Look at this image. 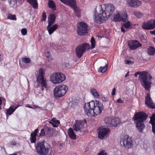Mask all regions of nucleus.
Instances as JSON below:
<instances>
[{
	"mask_svg": "<svg viewBox=\"0 0 155 155\" xmlns=\"http://www.w3.org/2000/svg\"><path fill=\"white\" fill-rule=\"evenodd\" d=\"M10 6L13 8L16 7L17 2L16 0H8Z\"/></svg>",
	"mask_w": 155,
	"mask_h": 155,
	"instance_id": "33",
	"label": "nucleus"
},
{
	"mask_svg": "<svg viewBox=\"0 0 155 155\" xmlns=\"http://www.w3.org/2000/svg\"><path fill=\"white\" fill-rule=\"evenodd\" d=\"M75 7L73 8L72 7L71 8L73 9L74 10L75 13L76 14L77 16L78 17H79L80 16L81 14V12L78 9V8L77 7L76 4H75Z\"/></svg>",
	"mask_w": 155,
	"mask_h": 155,
	"instance_id": "30",
	"label": "nucleus"
},
{
	"mask_svg": "<svg viewBox=\"0 0 155 155\" xmlns=\"http://www.w3.org/2000/svg\"><path fill=\"white\" fill-rule=\"evenodd\" d=\"M77 32L79 35H84L87 33L89 27L84 22H80L78 23Z\"/></svg>",
	"mask_w": 155,
	"mask_h": 155,
	"instance_id": "10",
	"label": "nucleus"
},
{
	"mask_svg": "<svg viewBox=\"0 0 155 155\" xmlns=\"http://www.w3.org/2000/svg\"><path fill=\"white\" fill-rule=\"evenodd\" d=\"M85 113L90 117L99 114L104 109L103 103L96 100L85 104L84 107Z\"/></svg>",
	"mask_w": 155,
	"mask_h": 155,
	"instance_id": "2",
	"label": "nucleus"
},
{
	"mask_svg": "<svg viewBox=\"0 0 155 155\" xmlns=\"http://www.w3.org/2000/svg\"><path fill=\"white\" fill-rule=\"evenodd\" d=\"M147 52L149 55H153L155 52V49L153 47L150 46L148 48Z\"/></svg>",
	"mask_w": 155,
	"mask_h": 155,
	"instance_id": "29",
	"label": "nucleus"
},
{
	"mask_svg": "<svg viewBox=\"0 0 155 155\" xmlns=\"http://www.w3.org/2000/svg\"><path fill=\"white\" fill-rule=\"evenodd\" d=\"M64 144L62 143H59L58 144V145L60 147H63L64 145Z\"/></svg>",
	"mask_w": 155,
	"mask_h": 155,
	"instance_id": "49",
	"label": "nucleus"
},
{
	"mask_svg": "<svg viewBox=\"0 0 155 155\" xmlns=\"http://www.w3.org/2000/svg\"><path fill=\"white\" fill-rule=\"evenodd\" d=\"M22 61L24 63H28L31 61V60L29 58H24L22 59Z\"/></svg>",
	"mask_w": 155,
	"mask_h": 155,
	"instance_id": "41",
	"label": "nucleus"
},
{
	"mask_svg": "<svg viewBox=\"0 0 155 155\" xmlns=\"http://www.w3.org/2000/svg\"><path fill=\"white\" fill-rule=\"evenodd\" d=\"M1 109V107L0 106V110Z\"/></svg>",
	"mask_w": 155,
	"mask_h": 155,
	"instance_id": "60",
	"label": "nucleus"
},
{
	"mask_svg": "<svg viewBox=\"0 0 155 155\" xmlns=\"http://www.w3.org/2000/svg\"><path fill=\"white\" fill-rule=\"evenodd\" d=\"M48 5L49 8L53 9L54 10H56V6L54 2L53 1L51 0L50 1L48 2Z\"/></svg>",
	"mask_w": 155,
	"mask_h": 155,
	"instance_id": "31",
	"label": "nucleus"
},
{
	"mask_svg": "<svg viewBox=\"0 0 155 155\" xmlns=\"http://www.w3.org/2000/svg\"><path fill=\"white\" fill-rule=\"evenodd\" d=\"M94 15V22L100 24L104 22L112 14L114 10V6L113 4H109L103 11L102 7L99 5L95 8Z\"/></svg>",
	"mask_w": 155,
	"mask_h": 155,
	"instance_id": "1",
	"label": "nucleus"
},
{
	"mask_svg": "<svg viewBox=\"0 0 155 155\" xmlns=\"http://www.w3.org/2000/svg\"><path fill=\"white\" fill-rule=\"evenodd\" d=\"M36 107H38V108H40V107H38V106H36Z\"/></svg>",
	"mask_w": 155,
	"mask_h": 155,
	"instance_id": "59",
	"label": "nucleus"
},
{
	"mask_svg": "<svg viewBox=\"0 0 155 155\" xmlns=\"http://www.w3.org/2000/svg\"><path fill=\"white\" fill-rule=\"evenodd\" d=\"M152 130L153 133L155 134V126H152Z\"/></svg>",
	"mask_w": 155,
	"mask_h": 155,
	"instance_id": "51",
	"label": "nucleus"
},
{
	"mask_svg": "<svg viewBox=\"0 0 155 155\" xmlns=\"http://www.w3.org/2000/svg\"><path fill=\"white\" fill-rule=\"evenodd\" d=\"M121 31L123 33H125V32L124 29L123 27H122L121 28Z\"/></svg>",
	"mask_w": 155,
	"mask_h": 155,
	"instance_id": "53",
	"label": "nucleus"
},
{
	"mask_svg": "<svg viewBox=\"0 0 155 155\" xmlns=\"http://www.w3.org/2000/svg\"><path fill=\"white\" fill-rule=\"evenodd\" d=\"M145 103L149 107L153 109L155 108V105L153 102L150 97V94L148 93L145 97Z\"/></svg>",
	"mask_w": 155,
	"mask_h": 155,
	"instance_id": "16",
	"label": "nucleus"
},
{
	"mask_svg": "<svg viewBox=\"0 0 155 155\" xmlns=\"http://www.w3.org/2000/svg\"><path fill=\"white\" fill-rule=\"evenodd\" d=\"M149 123L152 124V126L153 125L155 126V114H153L152 116L150 117V120Z\"/></svg>",
	"mask_w": 155,
	"mask_h": 155,
	"instance_id": "35",
	"label": "nucleus"
},
{
	"mask_svg": "<svg viewBox=\"0 0 155 155\" xmlns=\"http://www.w3.org/2000/svg\"><path fill=\"white\" fill-rule=\"evenodd\" d=\"M152 78L150 73L145 71L141 72L139 76V80L141 84L146 90H148L150 87Z\"/></svg>",
	"mask_w": 155,
	"mask_h": 155,
	"instance_id": "5",
	"label": "nucleus"
},
{
	"mask_svg": "<svg viewBox=\"0 0 155 155\" xmlns=\"http://www.w3.org/2000/svg\"><path fill=\"white\" fill-rule=\"evenodd\" d=\"M62 3L68 5L71 7H75L76 2L75 0H60Z\"/></svg>",
	"mask_w": 155,
	"mask_h": 155,
	"instance_id": "20",
	"label": "nucleus"
},
{
	"mask_svg": "<svg viewBox=\"0 0 155 155\" xmlns=\"http://www.w3.org/2000/svg\"><path fill=\"white\" fill-rule=\"evenodd\" d=\"M153 33L155 35V30L152 31Z\"/></svg>",
	"mask_w": 155,
	"mask_h": 155,
	"instance_id": "58",
	"label": "nucleus"
},
{
	"mask_svg": "<svg viewBox=\"0 0 155 155\" xmlns=\"http://www.w3.org/2000/svg\"><path fill=\"white\" fill-rule=\"evenodd\" d=\"M123 26L127 29L132 28V25H131L130 21H128L127 22L125 23L123 25Z\"/></svg>",
	"mask_w": 155,
	"mask_h": 155,
	"instance_id": "38",
	"label": "nucleus"
},
{
	"mask_svg": "<svg viewBox=\"0 0 155 155\" xmlns=\"http://www.w3.org/2000/svg\"><path fill=\"white\" fill-rule=\"evenodd\" d=\"M21 32L22 34L23 35H25L27 34V30L26 28H24L21 29Z\"/></svg>",
	"mask_w": 155,
	"mask_h": 155,
	"instance_id": "42",
	"label": "nucleus"
},
{
	"mask_svg": "<svg viewBox=\"0 0 155 155\" xmlns=\"http://www.w3.org/2000/svg\"><path fill=\"white\" fill-rule=\"evenodd\" d=\"M128 43V46L131 50L135 49L142 45V44L137 40H130Z\"/></svg>",
	"mask_w": 155,
	"mask_h": 155,
	"instance_id": "15",
	"label": "nucleus"
},
{
	"mask_svg": "<svg viewBox=\"0 0 155 155\" xmlns=\"http://www.w3.org/2000/svg\"><path fill=\"white\" fill-rule=\"evenodd\" d=\"M69 137L72 139L75 140L76 138V135L71 128H70L68 130Z\"/></svg>",
	"mask_w": 155,
	"mask_h": 155,
	"instance_id": "24",
	"label": "nucleus"
},
{
	"mask_svg": "<svg viewBox=\"0 0 155 155\" xmlns=\"http://www.w3.org/2000/svg\"><path fill=\"white\" fill-rule=\"evenodd\" d=\"M57 72L53 73L51 76L50 80L54 84H58V80L57 78Z\"/></svg>",
	"mask_w": 155,
	"mask_h": 155,
	"instance_id": "25",
	"label": "nucleus"
},
{
	"mask_svg": "<svg viewBox=\"0 0 155 155\" xmlns=\"http://www.w3.org/2000/svg\"><path fill=\"white\" fill-rule=\"evenodd\" d=\"M58 25L57 24H54L52 27H49L48 28L47 27V29L48 30L49 34L50 35L57 28Z\"/></svg>",
	"mask_w": 155,
	"mask_h": 155,
	"instance_id": "27",
	"label": "nucleus"
},
{
	"mask_svg": "<svg viewBox=\"0 0 155 155\" xmlns=\"http://www.w3.org/2000/svg\"><path fill=\"white\" fill-rule=\"evenodd\" d=\"M129 72L128 71L127 72L125 76V77L126 78L129 75Z\"/></svg>",
	"mask_w": 155,
	"mask_h": 155,
	"instance_id": "56",
	"label": "nucleus"
},
{
	"mask_svg": "<svg viewBox=\"0 0 155 155\" xmlns=\"http://www.w3.org/2000/svg\"><path fill=\"white\" fill-rule=\"evenodd\" d=\"M117 102L118 103H124V101L121 99L119 98L117 100Z\"/></svg>",
	"mask_w": 155,
	"mask_h": 155,
	"instance_id": "47",
	"label": "nucleus"
},
{
	"mask_svg": "<svg viewBox=\"0 0 155 155\" xmlns=\"http://www.w3.org/2000/svg\"><path fill=\"white\" fill-rule=\"evenodd\" d=\"M98 130V137L101 139H103L105 137L107 136V134L110 132L109 129L106 128L100 127Z\"/></svg>",
	"mask_w": 155,
	"mask_h": 155,
	"instance_id": "14",
	"label": "nucleus"
},
{
	"mask_svg": "<svg viewBox=\"0 0 155 155\" xmlns=\"http://www.w3.org/2000/svg\"><path fill=\"white\" fill-rule=\"evenodd\" d=\"M105 122L108 127H116L121 122L120 119L118 117L114 118H107L104 120Z\"/></svg>",
	"mask_w": 155,
	"mask_h": 155,
	"instance_id": "11",
	"label": "nucleus"
},
{
	"mask_svg": "<svg viewBox=\"0 0 155 155\" xmlns=\"http://www.w3.org/2000/svg\"><path fill=\"white\" fill-rule=\"evenodd\" d=\"M98 155H107V153L105 152L104 150L102 151Z\"/></svg>",
	"mask_w": 155,
	"mask_h": 155,
	"instance_id": "46",
	"label": "nucleus"
},
{
	"mask_svg": "<svg viewBox=\"0 0 155 155\" xmlns=\"http://www.w3.org/2000/svg\"><path fill=\"white\" fill-rule=\"evenodd\" d=\"M125 63L126 64H128L129 65L132 64H134V62L133 61H131L128 60H126L125 61Z\"/></svg>",
	"mask_w": 155,
	"mask_h": 155,
	"instance_id": "44",
	"label": "nucleus"
},
{
	"mask_svg": "<svg viewBox=\"0 0 155 155\" xmlns=\"http://www.w3.org/2000/svg\"><path fill=\"white\" fill-rule=\"evenodd\" d=\"M127 20V15L126 12H120L114 16L113 20L115 21L125 22Z\"/></svg>",
	"mask_w": 155,
	"mask_h": 155,
	"instance_id": "12",
	"label": "nucleus"
},
{
	"mask_svg": "<svg viewBox=\"0 0 155 155\" xmlns=\"http://www.w3.org/2000/svg\"><path fill=\"white\" fill-rule=\"evenodd\" d=\"M141 72H137L135 73L134 74V76L136 77H137V76L138 74H140Z\"/></svg>",
	"mask_w": 155,
	"mask_h": 155,
	"instance_id": "52",
	"label": "nucleus"
},
{
	"mask_svg": "<svg viewBox=\"0 0 155 155\" xmlns=\"http://www.w3.org/2000/svg\"><path fill=\"white\" fill-rule=\"evenodd\" d=\"M50 148L49 145L45 140L38 142L36 146V152L39 155H47Z\"/></svg>",
	"mask_w": 155,
	"mask_h": 155,
	"instance_id": "6",
	"label": "nucleus"
},
{
	"mask_svg": "<svg viewBox=\"0 0 155 155\" xmlns=\"http://www.w3.org/2000/svg\"><path fill=\"white\" fill-rule=\"evenodd\" d=\"M133 13L137 18H141L143 16V14L142 13L136 11H134Z\"/></svg>",
	"mask_w": 155,
	"mask_h": 155,
	"instance_id": "32",
	"label": "nucleus"
},
{
	"mask_svg": "<svg viewBox=\"0 0 155 155\" xmlns=\"http://www.w3.org/2000/svg\"><path fill=\"white\" fill-rule=\"evenodd\" d=\"M142 28L145 30H151L155 28V20H150L147 22H144Z\"/></svg>",
	"mask_w": 155,
	"mask_h": 155,
	"instance_id": "13",
	"label": "nucleus"
},
{
	"mask_svg": "<svg viewBox=\"0 0 155 155\" xmlns=\"http://www.w3.org/2000/svg\"><path fill=\"white\" fill-rule=\"evenodd\" d=\"M4 101H5V99H4Z\"/></svg>",
	"mask_w": 155,
	"mask_h": 155,
	"instance_id": "61",
	"label": "nucleus"
},
{
	"mask_svg": "<svg viewBox=\"0 0 155 155\" xmlns=\"http://www.w3.org/2000/svg\"><path fill=\"white\" fill-rule=\"evenodd\" d=\"M49 52H47V53H46V54H45V55H46V57H47V58L48 57V56H49Z\"/></svg>",
	"mask_w": 155,
	"mask_h": 155,
	"instance_id": "54",
	"label": "nucleus"
},
{
	"mask_svg": "<svg viewBox=\"0 0 155 155\" xmlns=\"http://www.w3.org/2000/svg\"><path fill=\"white\" fill-rule=\"evenodd\" d=\"M57 120H56V119L55 118H53L51 119V122L52 123H53L56 122Z\"/></svg>",
	"mask_w": 155,
	"mask_h": 155,
	"instance_id": "50",
	"label": "nucleus"
},
{
	"mask_svg": "<svg viewBox=\"0 0 155 155\" xmlns=\"http://www.w3.org/2000/svg\"><path fill=\"white\" fill-rule=\"evenodd\" d=\"M42 20L43 21H45L46 19V12H43L42 15Z\"/></svg>",
	"mask_w": 155,
	"mask_h": 155,
	"instance_id": "43",
	"label": "nucleus"
},
{
	"mask_svg": "<svg viewBox=\"0 0 155 155\" xmlns=\"http://www.w3.org/2000/svg\"><path fill=\"white\" fill-rule=\"evenodd\" d=\"M18 107V106L10 107L7 110L6 115L7 116L12 114Z\"/></svg>",
	"mask_w": 155,
	"mask_h": 155,
	"instance_id": "26",
	"label": "nucleus"
},
{
	"mask_svg": "<svg viewBox=\"0 0 155 155\" xmlns=\"http://www.w3.org/2000/svg\"><path fill=\"white\" fill-rule=\"evenodd\" d=\"M45 130L46 131V137H50L53 136L54 130L52 128L46 127H45Z\"/></svg>",
	"mask_w": 155,
	"mask_h": 155,
	"instance_id": "21",
	"label": "nucleus"
},
{
	"mask_svg": "<svg viewBox=\"0 0 155 155\" xmlns=\"http://www.w3.org/2000/svg\"><path fill=\"white\" fill-rule=\"evenodd\" d=\"M115 92H116V90L115 88H113L112 90V91L111 93V94L112 95H114L115 94Z\"/></svg>",
	"mask_w": 155,
	"mask_h": 155,
	"instance_id": "48",
	"label": "nucleus"
},
{
	"mask_svg": "<svg viewBox=\"0 0 155 155\" xmlns=\"http://www.w3.org/2000/svg\"><path fill=\"white\" fill-rule=\"evenodd\" d=\"M38 137L46 136V131L45 127L41 130L40 133H39L38 135Z\"/></svg>",
	"mask_w": 155,
	"mask_h": 155,
	"instance_id": "37",
	"label": "nucleus"
},
{
	"mask_svg": "<svg viewBox=\"0 0 155 155\" xmlns=\"http://www.w3.org/2000/svg\"><path fill=\"white\" fill-rule=\"evenodd\" d=\"M57 78L58 80V84L61 83L65 79V75L62 73L57 72Z\"/></svg>",
	"mask_w": 155,
	"mask_h": 155,
	"instance_id": "23",
	"label": "nucleus"
},
{
	"mask_svg": "<svg viewBox=\"0 0 155 155\" xmlns=\"http://www.w3.org/2000/svg\"><path fill=\"white\" fill-rule=\"evenodd\" d=\"M107 61L106 59H103L101 61V64L102 65H104L105 64V65L104 67H100L99 69L98 70V71L99 72L104 73L107 70Z\"/></svg>",
	"mask_w": 155,
	"mask_h": 155,
	"instance_id": "19",
	"label": "nucleus"
},
{
	"mask_svg": "<svg viewBox=\"0 0 155 155\" xmlns=\"http://www.w3.org/2000/svg\"><path fill=\"white\" fill-rule=\"evenodd\" d=\"M127 3L130 7L136 8L141 5V2L138 0H127Z\"/></svg>",
	"mask_w": 155,
	"mask_h": 155,
	"instance_id": "17",
	"label": "nucleus"
},
{
	"mask_svg": "<svg viewBox=\"0 0 155 155\" xmlns=\"http://www.w3.org/2000/svg\"><path fill=\"white\" fill-rule=\"evenodd\" d=\"M49 123L51 124L53 127H57L60 123L59 120H57L56 122L52 123L51 122H50Z\"/></svg>",
	"mask_w": 155,
	"mask_h": 155,
	"instance_id": "40",
	"label": "nucleus"
},
{
	"mask_svg": "<svg viewBox=\"0 0 155 155\" xmlns=\"http://www.w3.org/2000/svg\"><path fill=\"white\" fill-rule=\"evenodd\" d=\"M55 20H54L49 17H48V28L49 27L51 26L55 22Z\"/></svg>",
	"mask_w": 155,
	"mask_h": 155,
	"instance_id": "36",
	"label": "nucleus"
},
{
	"mask_svg": "<svg viewBox=\"0 0 155 155\" xmlns=\"http://www.w3.org/2000/svg\"><path fill=\"white\" fill-rule=\"evenodd\" d=\"M38 131V129H37L35 130V131L31 134L30 139L31 143H34L36 142V137L37 136H38L37 133Z\"/></svg>",
	"mask_w": 155,
	"mask_h": 155,
	"instance_id": "22",
	"label": "nucleus"
},
{
	"mask_svg": "<svg viewBox=\"0 0 155 155\" xmlns=\"http://www.w3.org/2000/svg\"><path fill=\"white\" fill-rule=\"evenodd\" d=\"M28 2L34 9L38 8V4L37 0H27Z\"/></svg>",
	"mask_w": 155,
	"mask_h": 155,
	"instance_id": "28",
	"label": "nucleus"
},
{
	"mask_svg": "<svg viewBox=\"0 0 155 155\" xmlns=\"http://www.w3.org/2000/svg\"><path fill=\"white\" fill-rule=\"evenodd\" d=\"M49 17L50 18L54 20H55L56 16L54 14H51L49 15Z\"/></svg>",
	"mask_w": 155,
	"mask_h": 155,
	"instance_id": "45",
	"label": "nucleus"
},
{
	"mask_svg": "<svg viewBox=\"0 0 155 155\" xmlns=\"http://www.w3.org/2000/svg\"><path fill=\"white\" fill-rule=\"evenodd\" d=\"M45 71L42 68L39 70L37 76V81L41 84V90H44V88H46L47 87L46 81L44 78Z\"/></svg>",
	"mask_w": 155,
	"mask_h": 155,
	"instance_id": "8",
	"label": "nucleus"
},
{
	"mask_svg": "<svg viewBox=\"0 0 155 155\" xmlns=\"http://www.w3.org/2000/svg\"><path fill=\"white\" fill-rule=\"evenodd\" d=\"M91 94L93 95L96 98H98L99 97V95L97 92L96 90L93 89L91 90Z\"/></svg>",
	"mask_w": 155,
	"mask_h": 155,
	"instance_id": "34",
	"label": "nucleus"
},
{
	"mask_svg": "<svg viewBox=\"0 0 155 155\" xmlns=\"http://www.w3.org/2000/svg\"><path fill=\"white\" fill-rule=\"evenodd\" d=\"M68 89L67 87L64 85L56 87L54 91V96L58 97L63 96L66 93Z\"/></svg>",
	"mask_w": 155,
	"mask_h": 155,
	"instance_id": "9",
	"label": "nucleus"
},
{
	"mask_svg": "<svg viewBox=\"0 0 155 155\" xmlns=\"http://www.w3.org/2000/svg\"><path fill=\"white\" fill-rule=\"evenodd\" d=\"M27 107H28L30 108H32L31 107L29 104H27L26 106Z\"/></svg>",
	"mask_w": 155,
	"mask_h": 155,
	"instance_id": "55",
	"label": "nucleus"
},
{
	"mask_svg": "<svg viewBox=\"0 0 155 155\" xmlns=\"http://www.w3.org/2000/svg\"><path fill=\"white\" fill-rule=\"evenodd\" d=\"M133 143L131 137L127 135L121 136L120 144L121 146L126 149L131 148L133 146Z\"/></svg>",
	"mask_w": 155,
	"mask_h": 155,
	"instance_id": "7",
	"label": "nucleus"
},
{
	"mask_svg": "<svg viewBox=\"0 0 155 155\" xmlns=\"http://www.w3.org/2000/svg\"><path fill=\"white\" fill-rule=\"evenodd\" d=\"M74 130L76 131L81 132V129L83 127V124L81 121H76V123L73 126Z\"/></svg>",
	"mask_w": 155,
	"mask_h": 155,
	"instance_id": "18",
	"label": "nucleus"
},
{
	"mask_svg": "<svg viewBox=\"0 0 155 155\" xmlns=\"http://www.w3.org/2000/svg\"><path fill=\"white\" fill-rule=\"evenodd\" d=\"M8 19H11L12 20H16V16L15 15H12V14H9L7 17Z\"/></svg>",
	"mask_w": 155,
	"mask_h": 155,
	"instance_id": "39",
	"label": "nucleus"
},
{
	"mask_svg": "<svg viewBox=\"0 0 155 155\" xmlns=\"http://www.w3.org/2000/svg\"><path fill=\"white\" fill-rule=\"evenodd\" d=\"M12 145H15L16 144V143H15V142H14V143H13V142H12Z\"/></svg>",
	"mask_w": 155,
	"mask_h": 155,
	"instance_id": "57",
	"label": "nucleus"
},
{
	"mask_svg": "<svg viewBox=\"0 0 155 155\" xmlns=\"http://www.w3.org/2000/svg\"><path fill=\"white\" fill-rule=\"evenodd\" d=\"M91 47H90L89 44L87 43H82L77 47L75 49L76 54L77 57L80 58L82 56L83 54L86 51L90 49H93L95 48V40L93 37H92L91 40Z\"/></svg>",
	"mask_w": 155,
	"mask_h": 155,
	"instance_id": "4",
	"label": "nucleus"
},
{
	"mask_svg": "<svg viewBox=\"0 0 155 155\" xmlns=\"http://www.w3.org/2000/svg\"><path fill=\"white\" fill-rule=\"evenodd\" d=\"M148 117V115L143 112L136 113L133 117V119L136 124L137 130L140 132H142L145 128L143 122L145 121Z\"/></svg>",
	"mask_w": 155,
	"mask_h": 155,
	"instance_id": "3",
	"label": "nucleus"
}]
</instances>
